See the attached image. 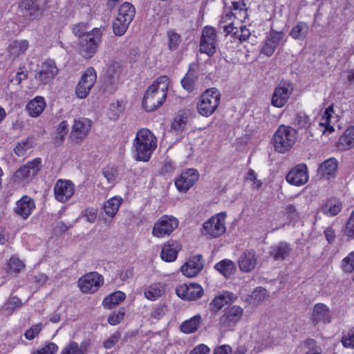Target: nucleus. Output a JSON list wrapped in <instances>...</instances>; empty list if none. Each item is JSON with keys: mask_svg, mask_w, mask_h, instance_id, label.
Listing matches in <instances>:
<instances>
[{"mask_svg": "<svg viewBox=\"0 0 354 354\" xmlns=\"http://www.w3.org/2000/svg\"><path fill=\"white\" fill-rule=\"evenodd\" d=\"M344 233L351 239H354V211L351 213L345 227Z\"/></svg>", "mask_w": 354, "mask_h": 354, "instance_id": "nucleus-60", "label": "nucleus"}, {"mask_svg": "<svg viewBox=\"0 0 354 354\" xmlns=\"http://www.w3.org/2000/svg\"><path fill=\"white\" fill-rule=\"evenodd\" d=\"M120 339L121 333L119 331H116L104 342L103 346L106 349H110L113 347Z\"/></svg>", "mask_w": 354, "mask_h": 354, "instance_id": "nucleus-57", "label": "nucleus"}, {"mask_svg": "<svg viewBox=\"0 0 354 354\" xmlns=\"http://www.w3.org/2000/svg\"><path fill=\"white\" fill-rule=\"evenodd\" d=\"M257 263L256 252L254 250H245L239 257V266L244 272H249L254 269Z\"/></svg>", "mask_w": 354, "mask_h": 354, "instance_id": "nucleus-25", "label": "nucleus"}, {"mask_svg": "<svg viewBox=\"0 0 354 354\" xmlns=\"http://www.w3.org/2000/svg\"><path fill=\"white\" fill-rule=\"evenodd\" d=\"M284 37L283 31L271 30L265 40L261 53L268 57L272 55Z\"/></svg>", "mask_w": 354, "mask_h": 354, "instance_id": "nucleus-21", "label": "nucleus"}, {"mask_svg": "<svg viewBox=\"0 0 354 354\" xmlns=\"http://www.w3.org/2000/svg\"><path fill=\"white\" fill-rule=\"evenodd\" d=\"M122 203V198L118 196H114L108 200L104 205L106 214L110 217H113L118 211Z\"/></svg>", "mask_w": 354, "mask_h": 354, "instance_id": "nucleus-37", "label": "nucleus"}, {"mask_svg": "<svg viewBox=\"0 0 354 354\" xmlns=\"http://www.w3.org/2000/svg\"><path fill=\"white\" fill-rule=\"evenodd\" d=\"M337 146L341 150H348L354 147V127L346 129L339 138Z\"/></svg>", "mask_w": 354, "mask_h": 354, "instance_id": "nucleus-32", "label": "nucleus"}, {"mask_svg": "<svg viewBox=\"0 0 354 354\" xmlns=\"http://www.w3.org/2000/svg\"><path fill=\"white\" fill-rule=\"evenodd\" d=\"M103 175L109 183H113L117 177V171L114 168H107L104 169Z\"/></svg>", "mask_w": 354, "mask_h": 354, "instance_id": "nucleus-64", "label": "nucleus"}, {"mask_svg": "<svg viewBox=\"0 0 354 354\" xmlns=\"http://www.w3.org/2000/svg\"><path fill=\"white\" fill-rule=\"evenodd\" d=\"M243 315V309L239 306L225 308L218 319V326L224 330H232Z\"/></svg>", "mask_w": 354, "mask_h": 354, "instance_id": "nucleus-9", "label": "nucleus"}, {"mask_svg": "<svg viewBox=\"0 0 354 354\" xmlns=\"http://www.w3.org/2000/svg\"><path fill=\"white\" fill-rule=\"evenodd\" d=\"M196 68V64H190L187 74L181 80L182 86L188 92H192L195 89L198 77Z\"/></svg>", "mask_w": 354, "mask_h": 354, "instance_id": "nucleus-28", "label": "nucleus"}, {"mask_svg": "<svg viewBox=\"0 0 354 354\" xmlns=\"http://www.w3.org/2000/svg\"><path fill=\"white\" fill-rule=\"evenodd\" d=\"M126 295L123 292L115 291L104 299L102 305L104 308L111 309L124 301Z\"/></svg>", "mask_w": 354, "mask_h": 354, "instance_id": "nucleus-33", "label": "nucleus"}, {"mask_svg": "<svg viewBox=\"0 0 354 354\" xmlns=\"http://www.w3.org/2000/svg\"><path fill=\"white\" fill-rule=\"evenodd\" d=\"M294 90L290 81L281 80L275 88L272 96V104L278 108L283 107L288 102Z\"/></svg>", "mask_w": 354, "mask_h": 354, "instance_id": "nucleus-10", "label": "nucleus"}, {"mask_svg": "<svg viewBox=\"0 0 354 354\" xmlns=\"http://www.w3.org/2000/svg\"><path fill=\"white\" fill-rule=\"evenodd\" d=\"M168 37V48L170 50L174 51L178 49L181 42V37L179 34L172 30L167 31Z\"/></svg>", "mask_w": 354, "mask_h": 354, "instance_id": "nucleus-49", "label": "nucleus"}, {"mask_svg": "<svg viewBox=\"0 0 354 354\" xmlns=\"http://www.w3.org/2000/svg\"><path fill=\"white\" fill-rule=\"evenodd\" d=\"M122 111V106L118 102H117L111 104L107 114L111 120H115L118 118Z\"/></svg>", "mask_w": 354, "mask_h": 354, "instance_id": "nucleus-54", "label": "nucleus"}, {"mask_svg": "<svg viewBox=\"0 0 354 354\" xmlns=\"http://www.w3.org/2000/svg\"><path fill=\"white\" fill-rule=\"evenodd\" d=\"M133 147L137 160L147 162L157 147V139L149 129H141L136 133Z\"/></svg>", "mask_w": 354, "mask_h": 354, "instance_id": "nucleus-2", "label": "nucleus"}, {"mask_svg": "<svg viewBox=\"0 0 354 354\" xmlns=\"http://www.w3.org/2000/svg\"><path fill=\"white\" fill-rule=\"evenodd\" d=\"M75 192L74 184L68 180H58L54 187L55 198L62 203L68 201Z\"/></svg>", "mask_w": 354, "mask_h": 354, "instance_id": "nucleus-18", "label": "nucleus"}, {"mask_svg": "<svg viewBox=\"0 0 354 354\" xmlns=\"http://www.w3.org/2000/svg\"><path fill=\"white\" fill-rule=\"evenodd\" d=\"M342 203L336 199H330L322 207V212L330 216L337 215L342 209Z\"/></svg>", "mask_w": 354, "mask_h": 354, "instance_id": "nucleus-42", "label": "nucleus"}, {"mask_svg": "<svg viewBox=\"0 0 354 354\" xmlns=\"http://www.w3.org/2000/svg\"><path fill=\"white\" fill-rule=\"evenodd\" d=\"M267 297V290L262 288L258 287L252 292L250 298L256 302H261Z\"/></svg>", "mask_w": 354, "mask_h": 354, "instance_id": "nucleus-55", "label": "nucleus"}, {"mask_svg": "<svg viewBox=\"0 0 354 354\" xmlns=\"http://www.w3.org/2000/svg\"><path fill=\"white\" fill-rule=\"evenodd\" d=\"M92 126L91 120L81 118L74 120L70 138L75 143H81L88 134Z\"/></svg>", "mask_w": 354, "mask_h": 354, "instance_id": "nucleus-16", "label": "nucleus"}, {"mask_svg": "<svg viewBox=\"0 0 354 354\" xmlns=\"http://www.w3.org/2000/svg\"><path fill=\"white\" fill-rule=\"evenodd\" d=\"M223 29V31L225 32V36H231L233 39H239V29L233 26V23L230 22L227 25H224L221 27Z\"/></svg>", "mask_w": 354, "mask_h": 354, "instance_id": "nucleus-59", "label": "nucleus"}, {"mask_svg": "<svg viewBox=\"0 0 354 354\" xmlns=\"http://www.w3.org/2000/svg\"><path fill=\"white\" fill-rule=\"evenodd\" d=\"M169 79L166 75L159 77L147 90L142 106L147 111H153L165 101Z\"/></svg>", "mask_w": 354, "mask_h": 354, "instance_id": "nucleus-1", "label": "nucleus"}, {"mask_svg": "<svg viewBox=\"0 0 354 354\" xmlns=\"http://www.w3.org/2000/svg\"><path fill=\"white\" fill-rule=\"evenodd\" d=\"M311 122L309 117L303 112H299L295 115L293 125L300 129H308Z\"/></svg>", "mask_w": 354, "mask_h": 354, "instance_id": "nucleus-46", "label": "nucleus"}, {"mask_svg": "<svg viewBox=\"0 0 354 354\" xmlns=\"http://www.w3.org/2000/svg\"><path fill=\"white\" fill-rule=\"evenodd\" d=\"M204 264L202 255L192 257L181 267V271L187 277H194L203 268Z\"/></svg>", "mask_w": 354, "mask_h": 354, "instance_id": "nucleus-24", "label": "nucleus"}, {"mask_svg": "<svg viewBox=\"0 0 354 354\" xmlns=\"http://www.w3.org/2000/svg\"><path fill=\"white\" fill-rule=\"evenodd\" d=\"M22 306V301L17 297H10L5 304V310L8 311L9 314L18 308Z\"/></svg>", "mask_w": 354, "mask_h": 354, "instance_id": "nucleus-50", "label": "nucleus"}, {"mask_svg": "<svg viewBox=\"0 0 354 354\" xmlns=\"http://www.w3.org/2000/svg\"><path fill=\"white\" fill-rule=\"evenodd\" d=\"M218 35L216 29L211 26H205L201 32L199 51L208 56H213L216 52Z\"/></svg>", "mask_w": 354, "mask_h": 354, "instance_id": "nucleus-7", "label": "nucleus"}, {"mask_svg": "<svg viewBox=\"0 0 354 354\" xmlns=\"http://www.w3.org/2000/svg\"><path fill=\"white\" fill-rule=\"evenodd\" d=\"M215 268L225 277H229L235 271L234 262L229 259H225L216 263Z\"/></svg>", "mask_w": 354, "mask_h": 354, "instance_id": "nucleus-43", "label": "nucleus"}, {"mask_svg": "<svg viewBox=\"0 0 354 354\" xmlns=\"http://www.w3.org/2000/svg\"><path fill=\"white\" fill-rule=\"evenodd\" d=\"M58 73V68L55 62L51 59H47L39 66V71L36 73L35 78L40 84L46 85L50 83Z\"/></svg>", "mask_w": 354, "mask_h": 354, "instance_id": "nucleus-14", "label": "nucleus"}, {"mask_svg": "<svg viewBox=\"0 0 354 354\" xmlns=\"http://www.w3.org/2000/svg\"><path fill=\"white\" fill-rule=\"evenodd\" d=\"M165 290L160 283H153L145 291V295L149 300H156L161 297Z\"/></svg>", "mask_w": 354, "mask_h": 354, "instance_id": "nucleus-45", "label": "nucleus"}, {"mask_svg": "<svg viewBox=\"0 0 354 354\" xmlns=\"http://www.w3.org/2000/svg\"><path fill=\"white\" fill-rule=\"evenodd\" d=\"M176 295L183 300L194 301L202 297L203 290L202 287L197 283H183L177 286L176 289Z\"/></svg>", "mask_w": 354, "mask_h": 354, "instance_id": "nucleus-17", "label": "nucleus"}, {"mask_svg": "<svg viewBox=\"0 0 354 354\" xmlns=\"http://www.w3.org/2000/svg\"><path fill=\"white\" fill-rule=\"evenodd\" d=\"M202 319L200 315H197L184 322L180 325V330L186 334L196 332L200 326Z\"/></svg>", "mask_w": 354, "mask_h": 354, "instance_id": "nucleus-35", "label": "nucleus"}, {"mask_svg": "<svg viewBox=\"0 0 354 354\" xmlns=\"http://www.w3.org/2000/svg\"><path fill=\"white\" fill-rule=\"evenodd\" d=\"M199 174L194 169L182 172L175 181V185L180 192H185L198 180Z\"/></svg>", "mask_w": 354, "mask_h": 354, "instance_id": "nucleus-19", "label": "nucleus"}, {"mask_svg": "<svg viewBox=\"0 0 354 354\" xmlns=\"http://www.w3.org/2000/svg\"><path fill=\"white\" fill-rule=\"evenodd\" d=\"M25 267L22 261L18 258L12 257L6 265L7 272L10 274H17L21 272Z\"/></svg>", "mask_w": 354, "mask_h": 354, "instance_id": "nucleus-48", "label": "nucleus"}, {"mask_svg": "<svg viewBox=\"0 0 354 354\" xmlns=\"http://www.w3.org/2000/svg\"><path fill=\"white\" fill-rule=\"evenodd\" d=\"M58 350V346L53 342L47 343L44 347L32 353V354H55Z\"/></svg>", "mask_w": 354, "mask_h": 354, "instance_id": "nucleus-56", "label": "nucleus"}, {"mask_svg": "<svg viewBox=\"0 0 354 354\" xmlns=\"http://www.w3.org/2000/svg\"><path fill=\"white\" fill-rule=\"evenodd\" d=\"M236 299V297L230 292L225 291L216 295L211 302L210 305L213 306L212 310L217 312L225 304L232 302Z\"/></svg>", "mask_w": 354, "mask_h": 354, "instance_id": "nucleus-29", "label": "nucleus"}, {"mask_svg": "<svg viewBox=\"0 0 354 354\" xmlns=\"http://www.w3.org/2000/svg\"><path fill=\"white\" fill-rule=\"evenodd\" d=\"M41 328V324L34 325L26 331L24 335L26 339L31 340L34 339L39 333Z\"/></svg>", "mask_w": 354, "mask_h": 354, "instance_id": "nucleus-62", "label": "nucleus"}, {"mask_svg": "<svg viewBox=\"0 0 354 354\" xmlns=\"http://www.w3.org/2000/svg\"><path fill=\"white\" fill-rule=\"evenodd\" d=\"M187 123V118L183 115L175 117L172 123V128L176 131H182Z\"/></svg>", "mask_w": 354, "mask_h": 354, "instance_id": "nucleus-61", "label": "nucleus"}, {"mask_svg": "<svg viewBox=\"0 0 354 354\" xmlns=\"http://www.w3.org/2000/svg\"><path fill=\"white\" fill-rule=\"evenodd\" d=\"M178 226V221L174 216L163 215L155 223L152 234L156 237L169 236Z\"/></svg>", "mask_w": 354, "mask_h": 354, "instance_id": "nucleus-11", "label": "nucleus"}, {"mask_svg": "<svg viewBox=\"0 0 354 354\" xmlns=\"http://www.w3.org/2000/svg\"><path fill=\"white\" fill-rule=\"evenodd\" d=\"M73 34L80 40L90 34V25L87 22H79L72 26Z\"/></svg>", "mask_w": 354, "mask_h": 354, "instance_id": "nucleus-41", "label": "nucleus"}, {"mask_svg": "<svg viewBox=\"0 0 354 354\" xmlns=\"http://www.w3.org/2000/svg\"><path fill=\"white\" fill-rule=\"evenodd\" d=\"M34 207L35 203L33 200L27 196H24L17 201L15 212L22 218H27Z\"/></svg>", "mask_w": 354, "mask_h": 354, "instance_id": "nucleus-27", "label": "nucleus"}, {"mask_svg": "<svg viewBox=\"0 0 354 354\" xmlns=\"http://www.w3.org/2000/svg\"><path fill=\"white\" fill-rule=\"evenodd\" d=\"M286 178L287 182L292 185L300 186L306 184L308 180L306 165H297L288 172Z\"/></svg>", "mask_w": 354, "mask_h": 354, "instance_id": "nucleus-20", "label": "nucleus"}, {"mask_svg": "<svg viewBox=\"0 0 354 354\" xmlns=\"http://www.w3.org/2000/svg\"><path fill=\"white\" fill-rule=\"evenodd\" d=\"M45 107L46 102L44 98L37 96L28 103L26 109L30 116L38 117L44 111Z\"/></svg>", "mask_w": 354, "mask_h": 354, "instance_id": "nucleus-30", "label": "nucleus"}, {"mask_svg": "<svg viewBox=\"0 0 354 354\" xmlns=\"http://www.w3.org/2000/svg\"><path fill=\"white\" fill-rule=\"evenodd\" d=\"M221 100V93L216 88L206 90L200 97L197 104L199 114L208 117L212 115L218 108Z\"/></svg>", "mask_w": 354, "mask_h": 354, "instance_id": "nucleus-5", "label": "nucleus"}, {"mask_svg": "<svg viewBox=\"0 0 354 354\" xmlns=\"http://www.w3.org/2000/svg\"><path fill=\"white\" fill-rule=\"evenodd\" d=\"M29 46V42L27 40L14 41L9 45L8 51L13 57H17L24 54Z\"/></svg>", "mask_w": 354, "mask_h": 354, "instance_id": "nucleus-34", "label": "nucleus"}, {"mask_svg": "<svg viewBox=\"0 0 354 354\" xmlns=\"http://www.w3.org/2000/svg\"><path fill=\"white\" fill-rule=\"evenodd\" d=\"M337 165V160L330 158L320 165L318 171L322 177L331 176L336 171Z\"/></svg>", "mask_w": 354, "mask_h": 354, "instance_id": "nucleus-36", "label": "nucleus"}, {"mask_svg": "<svg viewBox=\"0 0 354 354\" xmlns=\"http://www.w3.org/2000/svg\"><path fill=\"white\" fill-rule=\"evenodd\" d=\"M225 214L220 213L211 217L203 224V233L210 237H218L225 232Z\"/></svg>", "mask_w": 354, "mask_h": 354, "instance_id": "nucleus-13", "label": "nucleus"}, {"mask_svg": "<svg viewBox=\"0 0 354 354\" xmlns=\"http://www.w3.org/2000/svg\"><path fill=\"white\" fill-rule=\"evenodd\" d=\"M308 26L306 23L299 21L290 32V35L296 40H304L308 32Z\"/></svg>", "mask_w": 354, "mask_h": 354, "instance_id": "nucleus-38", "label": "nucleus"}, {"mask_svg": "<svg viewBox=\"0 0 354 354\" xmlns=\"http://www.w3.org/2000/svg\"><path fill=\"white\" fill-rule=\"evenodd\" d=\"M332 319L330 308L322 303L316 304L313 309L310 320L314 325L329 324Z\"/></svg>", "mask_w": 354, "mask_h": 354, "instance_id": "nucleus-23", "label": "nucleus"}, {"mask_svg": "<svg viewBox=\"0 0 354 354\" xmlns=\"http://www.w3.org/2000/svg\"><path fill=\"white\" fill-rule=\"evenodd\" d=\"M41 162V160L39 158L28 162L16 171L15 178L17 180H21L35 176L40 169Z\"/></svg>", "mask_w": 354, "mask_h": 354, "instance_id": "nucleus-22", "label": "nucleus"}, {"mask_svg": "<svg viewBox=\"0 0 354 354\" xmlns=\"http://www.w3.org/2000/svg\"><path fill=\"white\" fill-rule=\"evenodd\" d=\"M297 131L288 126L281 125L274 135L273 145L275 151L279 153H286L295 143Z\"/></svg>", "mask_w": 354, "mask_h": 354, "instance_id": "nucleus-4", "label": "nucleus"}, {"mask_svg": "<svg viewBox=\"0 0 354 354\" xmlns=\"http://www.w3.org/2000/svg\"><path fill=\"white\" fill-rule=\"evenodd\" d=\"M49 0H23L20 7L26 10L25 17L30 21L39 20L50 8Z\"/></svg>", "mask_w": 354, "mask_h": 354, "instance_id": "nucleus-8", "label": "nucleus"}, {"mask_svg": "<svg viewBox=\"0 0 354 354\" xmlns=\"http://www.w3.org/2000/svg\"><path fill=\"white\" fill-rule=\"evenodd\" d=\"M97 75L93 67L88 68L82 75L76 88L75 93L79 98H86L95 84Z\"/></svg>", "mask_w": 354, "mask_h": 354, "instance_id": "nucleus-12", "label": "nucleus"}, {"mask_svg": "<svg viewBox=\"0 0 354 354\" xmlns=\"http://www.w3.org/2000/svg\"><path fill=\"white\" fill-rule=\"evenodd\" d=\"M125 315L124 308H120L113 312L108 318V322L113 326L117 325L124 319Z\"/></svg>", "mask_w": 354, "mask_h": 354, "instance_id": "nucleus-53", "label": "nucleus"}, {"mask_svg": "<svg viewBox=\"0 0 354 354\" xmlns=\"http://www.w3.org/2000/svg\"><path fill=\"white\" fill-rule=\"evenodd\" d=\"M334 113V105H330L324 111V115L322 117L321 122L319 125L324 128L323 133H326L328 131L329 133L334 131V128L332 125H330V118L332 117V113Z\"/></svg>", "mask_w": 354, "mask_h": 354, "instance_id": "nucleus-40", "label": "nucleus"}, {"mask_svg": "<svg viewBox=\"0 0 354 354\" xmlns=\"http://www.w3.org/2000/svg\"><path fill=\"white\" fill-rule=\"evenodd\" d=\"M175 169V165L171 159L166 158L163 165L160 170L161 174H166L174 171Z\"/></svg>", "mask_w": 354, "mask_h": 354, "instance_id": "nucleus-63", "label": "nucleus"}, {"mask_svg": "<svg viewBox=\"0 0 354 354\" xmlns=\"http://www.w3.org/2000/svg\"><path fill=\"white\" fill-rule=\"evenodd\" d=\"M68 123L66 120H63L60 122V124H59V126L57 129L55 142L62 143L64 141V138H65L66 135L68 133Z\"/></svg>", "mask_w": 354, "mask_h": 354, "instance_id": "nucleus-51", "label": "nucleus"}, {"mask_svg": "<svg viewBox=\"0 0 354 354\" xmlns=\"http://www.w3.org/2000/svg\"><path fill=\"white\" fill-rule=\"evenodd\" d=\"M135 14L136 9L131 3L125 2L120 6L118 17L113 24V32L116 35L122 36L126 32Z\"/></svg>", "mask_w": 354, "mask_h": 354, "instance_id": "nucleus-6", "label": "nucleus"}, {"mask_svg": "<svg viewBox=\"0 0 354 354\" xmlns=\"http://www.w3.org/2000/svg\"><path fill=\"white\" fill-rule=\"evenodd\" d=\"M291 250L292 248L289 244L286 242H281L271 247L270 254L274 260L283 261L289 256Z\"/></svg>", "mask_w": 354, "mask_h": 354, "instance_id": "nucleus-31", "label": "nucleus"}, {"mask_svg": "<svg viewBox=\"0 0 354 354\" xmlns=\"http://www.w3.org/2000/svg\"><path fill=\"white\" fill-rule=\"evenodd\" d=\"M103 277L96 272L82 276L78 281L79 287L84 293H94L103 284Z\"/></svg>", "mask_w": 354, "mask_h": 354, "instance_id": "nucleus-15", "label": "nucleus"}, {"mask_svg": "<svg viewBox=\"0 0 354 354\" xmlns=\"http://www.w3.org/2000/svg\"><path fill=\"white\" fill-rule=\"evenodd\" d=\"M342 268L346 272H351L354 270V252L348 254L342 261Z\"/></svg>", "mask_w": 354, "mask_h": 354, "instance_id": "nucleus-52", "label": "nucleus"}, {"mask_svg": "<svg viewBox=\"0 0 354 354\" xmlns=\"http://www.w3.org/2000/svg\"><path fill=\"white\" fill-rule=\"evenodd\" d=\"M86 346L83 343L79 344L76 342L70 341L62 350L61 354H86Z\"/></svg>", "mask_w": 354, "mask_h": 354, "instance_id": "nucleus-39", "label": "nucleus"}, {"mask_svg": "<svg viewBox=\"0 0 354 354\" xmlns=\"http://www.w3.org/2000/svg\"><path fill=\"white\" fill-rule=\"evenodd\" d=\"M34 145L32 138H27L24 140L18 142L14 149L15 153L17 156H24L28 149L33 147Z\"/></svg>", "mask_w": 354, "mask_h": 354, "instance_id": "nucleus-44", "label": "nucleus"}, {"mask_svg": "<svg viewBox=\"0 0 354 354\" xmlns=\"http://www.w3.org/2000/svg\"><path fill=\"white\" fill-rule=\"evenodd\" d=\"M341 342L344 347L354 349V327L342 332Z\"/></svg>", "mask_w": 354, "mask_h": 354, "instance_id": "nucleus-47", "label": "nucleus"}, {"mask_svg": "<svg viewBox=\"0 0 354 354\" xmlns=\"http://www.w3.org/2000/svg\"><path fill=\"white\" fill-rule=\"evenodd\" d=\"M103 32V28H94L86 37L79 40L77 44L79 55L84 59L93 57L102 41Z\"/></svg>", "mask_w": 354, "mask_h": 354, "instance_id": "nucleus-3", "label": "nucleus"}, {"mask_svg": "<svg viewBox=\"0 0 354 354\" xmlns=\"http://www.w3.org/2000/svg\"><path fill=\"white\" fill-rule=\"evenodd\" d=\"M97 209L94 207H88L82 212V216L85 218L86 221L89 223H94L97 218Z\"/></svg>", "mask_w": 354, "mask_h": 354, "instance_id": "nucleus-58", "label": "nucleus"}, {"mask_svg": "<svg viewBox=\"0 0 354 354\" xmlns=\"http://www.w3.org/2000/svg\"><path fill=\"white\" fill-rule=\"evenodd\" d=\"M180 250V245L177 241L169 240L162 248L161 259L167 262H172L176 260Z\"/></svg>", "mask_w": 354, "mask_h": 354, "instance_id": "nucleus-26", "label": "nucleus"}]
</instances>
